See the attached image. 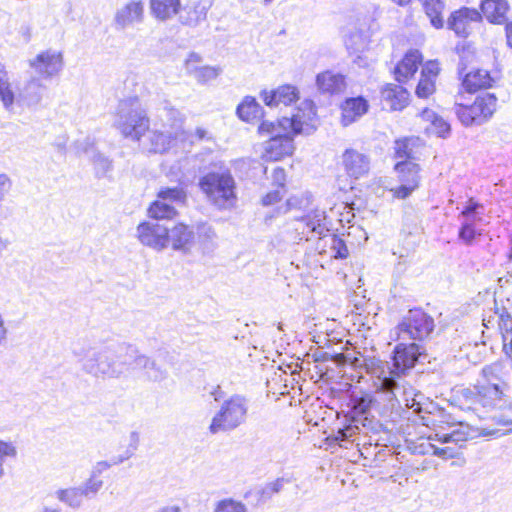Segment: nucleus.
I'll list each match as a JSON object with an SVG mask.
<instances>
[{
  "label": "nucleus",
  "instance_id": "obj_1",
  "mask_svg": "<svg viewBox=\"0 0 512 512\" xmlns=\"http://www.w3.org/2000/svg\"><path fill=\"white\" fill-rule=\"evenodd\" d=\"M510 392V386L504 380L497 378L492 382L485 379L473 386L455 385L449 392L448 402L460 410L473 411L479 417H484L504 407L510 399Z\"/></svg>",
  "mask_w": 512,
  "mask_h": 512
},
{
  "label": "nucleus",
  "instance_id": "obj_2",
  "mask_svg": "<svg viewBox=\"0 0 512 512\" xmlns=\"http://www.w3.org/2000/svg\"><path fill=\"white\" fill-rule=\"evenodd\" d=\"M304 120L300 114L283 116L273 121L262 120L257 127L260 136H269L261 153L264 162H280L293 157L295 137L302 133Z\"/></svg>",
  "mask_w": 512,
  "mask_h": 512
},
{
  "label": "nucleus",
  "instance_id": "obj_3",
  "mask_svg": "<svg viewBox=\"0 0 512 512\" xmlns=\"http://www.w3.org/2000/svg\"><path fill=\"white\" fill-rule=\"evenodd\" d=\"M128 345L126 343H113L87 351L74 349L73 353L83 361L82 369L86 373L95 377L118 378L126 370V365L131 364L126 354Z\"/></svg>",
  "mask_w": 512,
  "mask_h": 512
},
{
  "label": "nucleus",
  "instance_id": "obj_4",
  "mask_svg": "<svg viewBox=\"0 0 512 512\" xmlns=\"http://www.w3.org/2000/svg\"><path fill=\"white\" fill-rule=\"evenodd\" d=\"M453 109L456 118L464 127L481 126L497 114L500 109L499 97L493 92L474 94L472 99L467 95H455Z\"/></svg>",
  "mask_w": 512,
  "mask_h": 512
},
{
  "label": "nucleus",
  "instance_id": "obj_5",
  "mask_svg": "<svg viewBox=\"0 0 512 512\" xmlns=\"http://www.w3.org/2000/svg\"><path fill=\"white\" fill-rule=\"evenodd\" d=\"M457 75L459 86L456 95H474L489 92L496 88L501 80V71L498 68L469 67L467 58L462 57Z\"/></svg>",
  "mask_w": 512,
  "mask_h": 512
},
{
  "label": "nucleus",
  "instance_id": "obj_6",
  "mask_svg": "<svg viewBox=\"0 0 512 512\" xmlns=\"http://www.w3.org/2000/svg\"><path fill=\"white\" fill-rule=\"evenodd\" d=\"M116 126L123 137L132 141H139L149 130L150 120L138 96L119 101Z\"/></svg>",
  "mask_w": 512,
  "mask_h": 512
},
{
  "label": "nucleus",
  "instance_id": "obj_7",
  "mask_svg": "<svg viewBox=\"0 0 512 512\" xmlns=\"http://www.w3.org/2000/svg\"><path fill=\"white\" fill-rule=\"evenodd\" d=\"M435 327L434 319L422 309H411L395 327V341H423Z\"/></svg>",
  "mask_w": 512,
  "mask_h": 512
},
{
  "label": "nucleus",
  "instance_id": "obj_8",
  "mask_svg": "<svg viewBox=\"0 0 512 512\" xmlns=\"http://www.w3.org/2000/svg\"><path fill=\"white\" fill-rule=\"evenodd\" d=\"M341 166L348 178V183H345L343 176H337V184L341 190H352L355 181L367 176L371 169V158L368 154L356 149L347 148L341 156Z\"/></svg>",
  "mask_w": 512,
  "mask_h": 512
},
{
  "label": "nucleus",
  "instance_id": "obj_9",
  "mask_svg": "<svg viewBox=\"0 0 512 512\" xmlns=\"http://www.w3.org/2000/svg\"><path fill=\"white\" fill-rule=\"evenodd\" d=\"M429 151V145L419 135H402L396 137L392 144L394 163L420 164Z\"/></svg>",
  "mask_w": 512,
  "mask_h": 512
},
{
  "label": "nucleus",
  "instance_id": "obj_10",
  "mask_svg": "<svg viewBox=\"0 0 512 512\" xmlns=\"http://www.w3.org/2000/svg\"><path fill=\"white\" fill-rule=\"evenodd\" d=\"M393 171L398 182V185L389 190L393 199L406 200L420 189L422 185L421 164L394 163Z\"/></svg>",
  "mask_w": 512,
  "mask_h": 512
},
{
  "label": "nucleus",
  "instance_id": "obj_11",
  "mask_svg": "<svg viewBox=\"0 0 512 512\" xmlns=\"http://www.w3.org/2000/svg\"><path fill=\"white\" fill-rule=\"evenodd\" d=\"M424 54L418 48H410L403 53L391 70L393 79L398 84H407L414 80L419 69L425 64Z\"/></svg>",
  "mask_w": 512,
  "mask_h": 512
},
{
  "label": "nucleus",
  "instance_id": "obj_12",
  "mask_svg": "<svg viewBox=\"0 0 512 512\" xmlns=\"http://www.w3.org/2000/svg\"><path fill=\"white\" fill-rule=\"evenodd\" d=\"M323 213L312 210L300 218H296L292 223L291 232L293 237L298 240L308 241L313 236L323 237L329 230L324 222Z\"/></svg>",
  "mask_w": 512,
  "mask_h": 512
},
{
  "label": "nucleus",
  "instance_id": "obj_13",
  "mask_svg": "<svg viewBox=\"0 0 512 512\" xmlns=\"http://www.w3.org/2000/svg\"><path fill=\"white\" fill-rule=\"evenodd\" d=\"M398 342L399 343L393 349V363L390 373L396 377H401L416 365L421 355V351L420 346L415 342Z\"/></svg>",
  "mask_w": 512,
  "mask_h": 512
},
{
  "label": "nucleus",
  "instance_id": "obj_14",
  "mask_svg": "<svg viewBox=\"0 0 512 512\" xmlns=\"http://www.w3.org/2000/svg\"><path fill=\"white\" fill-rule=\"evenodd\" d=\"M442 72L438 59H429L420 69V76L414 89V94L422 100L430 99L437 92V81Z\"/></svg>",
  "mask_w": 512,
  "mask_h": 512
},
{
  "label": "nucleus",
  "instance_id": "obj_15",
  "mask_svg": "<svg viewBox=\"0 0 512 512\" xmlns=\"http://www.w3.org/2000/svg\"><path fill=\"white\" fill-rule=\"evenodd\" d=\"M126 354L131 363L126 365V369L143 370L146 379L152 382H161L167 378V371L162 369L155 360L140 353L135 346L129 344Z\"/></svg>",
  "mask_w": 512,
  "mask_h": 512
},
{
  "label": "nucleus",
  "instance_id": "obj_16",
  "mask_svg": "<svg viewBox=\"0 0 512 512\" xmlns=\"http://www.w3.org/2000/svg\"><path fill=\"white\" fill-rule=\"evenodd\" d=\"M198 186L211 204L224 208V171L207 172L199 178Z\"/></svg>",
  "mask_w": 512,
  "mask_h": 512
},
{
  "label": "nucleus",
  "instance_id": "obj_17",
  "mask_svg": "<svg viewBox=\"0 0 512 512\" xmlns=\"http://www.w3.org/2000/svg\"><path fill=\"white\" fill-rule=\"evenodd\" d=\"M260 98L267 107H290L300 99V90L292 84H282L274 89H263Z\"/></svg>",
  "mask_w": 512,
  "mask_h": 512
},
{
  "label": "nucleus",
  "instance_id": "obj_18",
  "mask_svg": "<svg viewBox=\"0 0 512 512\" xmlns=\"http://www.w3.org/2000/svg\"><path fill=\"white\" fill-rule=\"evenodd\" d=\"M140 242L157 250H162L168 245V227L143 221L137 226Z\"/></svg>",
  "mask_w": 512,
  "mask_h": 512
},
{
  "label": "nucleus",
  "instance_id": "obj_19",
  "mask_svg": "<svg viewBox=\"0 0 512 512\" xmlns=\"http://www.w3.org/2000/svg\"><path fill=\"white\" fill-rule=\"evenodd\" d=\"M30 67L45 79L57 75L63 68V55L59 51L46 50L30 60Z\"/></svg>",
  "mask_w": 512,
  "mask_h": 512
},
{
  "label": "nucleus",
  "instance_id": "obj_20",
  "mask_svg": "<svg viewBox=\"0 0 512 512\" xmlns=\"http://www.w3.org/2000/svg\"><path fill=\"white\" fill-rule=\"evenodd\" d=\"M403 85L386 83L380 89L381 102L392 112H400L410 104V92Z\"/></svg>",
  "mask_w": 512,
  "mask_h": 512
},
{
  "label": "nucleus",
  "instance_id": "obj_21",
  "mask_svg": "<svg viewBox=\"0 0 512 512\" xmlns=\"http://www.w3.org/2000/svg\"><path fill=\"white\" fill-rule=\"evenodd\" d=\"M480 18L481 15L476 9L461 7L449 15L447 26L458 36L466 37L470 33L471 24L479 21Z\"/></svg>",
  "mask_w": 512,
  "mask_h": 512
},
{
  "label": "nucleus",
  "instance_id": "obj_22",
  "mask_svg": "<svg viewBox=\"0 0 512 512\" xmlns=\"http://www.w3.org/2000/svg\"><path fill=\"white\" fill-rule=\"evenodd\" d=\"M144 20V3L141 0H132L119 8L114 16L117 29L123 30Z\"/></svg>",
  "mask_w": 512,
  "mask_h": 512
},
{
  "label": "nucleus",
  "instance_id": "obj_23",
  "mask_svg": "<svg viewBox=\"0 0 512 512\" xmlns=\"http://www.w3.org/2000/svg\"><path fill=\"white\" fill-rule=\"evenodd\" d=\"M369 102L363 96L346 98L340 104V119L344 126H348L365 115L369 110Z\"/></svg>",
  "mask_w": 512,
  "mask_h": 512
},
{
  "label": "nucleus",
  "instance_id": "obj_24",
  "mask_svg": "<svg viewBox=\"0 0 512 512\" xmlns=\"http://www.w3.org/2000/svg\"><path fill=\"white\" fill-rule=\"evenodd\" d=\"M191 136L185 132H176L174 135L170 132L152 131L149 135L150 153L163 154L176 145L177 141L189 140Z\"/></svg>",
  "mask_w": 512,
  "mask_h": 512
},
{
  "label": "nucleus",
  "instance_id": "obj_25",
  "mask_svg": "<svg viewBox=\"0 0 512 512\" xmlns=\"http://www.w3.org/2000/svg\"><path fill=\"white\" fill-rule=\"evenodd\" d=\"M249 405L242 395H233L226 400V428H236L245 422Z\"/></svg>",
  "mask_w": 512,
  "mask_h": 512
},
{
  "label": "nucleus",
  "instance_id": "obj_26",
  "mask_svg": "<svg viewBox=\"0 0 512 512\" xmlns=\"http://www.w3.org/2000/svg\"><path fill=\"white\" fill-rule=\"evenodd\" d=\"M194 240L193 229L184 223H178L171 229L168 228V244L171 242L173 250L187 253L191 250Z\"/></svg>",
  "mask_w": 512,
  "mask_h": 512
},
{
  "label": "nucleus",
  "instance_id": "obj_27",
  "mask_svg": "<svg viewBox=\"0 0 512 512\" xmlns=\"http://www.w3.org/2000/svg\"><path fill=\"white\" fill-rule=\"evenodd\" d=\"M316 85L323 94L335 95L343 93L347 87L346 77L332 70H325L317 74Z\"/></svg>",
  "mask_w": 512,
  "mask_h": 512
},
{
  "label": "nucleus",
  "instance_id": "obj_28",
  "mask_svg": "<svg viewBox=\"0 0 512 512\" xmlns=\"http://www.w3.org/2000/svg\"><path fill=\"white\" fill-rule=\"evenodd\" d=\"M46 87L36 77H31L18 92V101L29 108L38 106Z\"/></svg>",
  "mask_w": 512,
  "mask_h": 512
},
{
  "label": "nucleus",
  "instance_id": "obj_29",
  "mask_svg": "<svg viewBox=\"0 0 512 512\" xmlns=\"http://www.w3.org/2000/svg\"><path fill=\"white\" fill-rule=\"evenodd\" d=\"M466 439V435L460 430H452L450 433L435 434L434 440H437L441 443H448L450 441H463ZM432 436L429 435L427 437H420L417 440V443L414 446V449L421 454H431L434 455L436 445L432 443Z\"/></svg>",
  "mask_w": 512,
  "mask_h": 512
},
{
  "label": "nucleus",
  "instance_id": "obj_30",
  "mask_svg": "<svg viewBox=\"0 0 512 512\" xmlns=\"http://www.w3.org/2000/svg\"><path fill=\"white\" fill-rule=\"evenodd\" d=\"M509 4L506 0H482L480 15L492 24H502L506 20Z\"/></svg>",
  "mask_w": 512,
  "mask_h": 512
},
{
  "label": "nucleus",
  "instance_id": "obj_31",
  "mask_svg": "<svg viewBox=\"0 0 512 512\" xmlns=\"http://www.w3.org/2000/svg\"><path fill=\"white\" fill-rule=\"evenodd\" d=\"M419 117L423 122L430 123L433 132L440 138H447L451 133L450 123L436 111L429 107L423 108Z\"/></svg>",
  "mask_w": 512,
  "mask_h": 512
},
{
  "label": "nucleus",
  "instance_id": "obj_32",
  "mask_svg": "<svg viewBox=\"0 0 512 512\" xmlns=\"http://www.w3.org/2000/svg\"><path fill=\"white\" fill-rule=\"evenodd\" d=\"M424 420L425 425L433 428L434 430H444L453 428L457 425H463V421L461 419L454 417L450 412L443 408L436 409L435 412L430 413V415L424 418Z\"/></svg>",
  "mask_w": 512,
  "mask_h": 512
},
{
  "label": "nucleus",
  "instance_id": "obj_33",
  "mask_svg": "<svg viewBox=\"0 0 512 512\" xmlns=\"http://www.w3.org/2000/svg\"><path fill=\"white\" fill-rule=\"evenodd\" d=\"M181 0H150V11L159 21H166L179 13Z\"/></svg>",
  "mask_w": 512,
  "mask_h": 512
},
{
  "label": "nucleus",
  "instance_id": "obj_34",
  "mask_svg": "<svg viewBox=\"0 0 512 512\" xmlns=\"http://www.w3.org/2000/svg\"><path fill=\"white\" fill-rule=\"evenodd\" d=\"M421 8L435 29L444 27L445 3L443 0H419Z\"/></svg>",
  "mask_w": 512,
  "mask_h": 512
},
{
  "label": "nucleus",
  "instance_id": "obj_35",
  "mask_svg": "<svg viewBox=\"0 0 512 512\" xmlns=\"http://www.w3.org/2000/svg\"><path fill=\"white\" fill-rule=\"evenodd\" d=\"M239 118L247 123H255L264 115L260 104L252 97H246L237 107Z\"/></svg>",
  "mask_w": 512,
  "mask_h": 512
},
{
  "label": "nucleus",
  "instance_id": "obj_36",
  "mask_svg": "<svg viewBox=\"0 0 512 512\" xmlns=\"http://www.w3.org/2000/svg\"><path fill=\"white\" fill-rule=\"evenodd\" d=\"M156 196L174 206H184L187 203V190L182 186L161 187Z\"/></svg>",
  "mask_w": 512,
  "mask_h": 512
},
{
  "label": "nucleus",
  "instance_id": "obj_37",
  "mask_svg": "<svg viewBox=\"0 0 512 512\" xmlns=\"http://www.w3.org/2000/svg\"><path fill=\"white\" fill-rule=\"evenodd\" d=\"M148 216L152 219H173L178 215L176 207L157 197L148 207Z\"/></svg>",
  "mask_w": 512,
  "mask_h": 512
},
{
  "label": "nucleus",
  "instance_id": "obj_38",
  "mask_svg": "<svg viewBox=\"0 0 512 512\" xmlns=\"http://www.w3.org/2000/svg\"><path fill=\"white\" fill-rule=\"evenodd\" d=\"M499 330L503 342V351L512 358V316L504 311L499 315L498 321Z\"/></svg>",
  "mask_w": 512,
  "mask_h": 512
},
{
  "label": "nucleus",
  "instance_id": "obj_39",
  "mask_svg": "<svg viewBox=\"0 0 512 512\" xmlns=\"http://www.w3.org/2000/svg\"><path fill=\"white\" fill-rule=\"evenodd\" d=\"M55 496L60 502L72 509H79L82 505V496L78 487L58 489Z\"/></svg>",
  "mask_w": 512,
  "mask_h": 512
},
{
  "label": "nucleus",
  "instance_id": "obj_40",
  "mask_svg": "<svg viewBox=\"0 0 512 512\" xmlns=\"http://www.w3.org/2000/svg\"><path fill=\"white\" fill-rule=\"evenodd\" d=\"M326 242L329 244L334 259H346L349 256V250L345 241L334 233H327L324 235Z\"/></svg>",
  "mask_w": 512,
  "mask_h": 512
},
{
  "label": "nucleus",
  "instance_id": "obj_41",
  "mask_svg": "<svg viewBox=\"0 0 512 512\" xmlns=\"http://www.w3.org/2000/svg\"><path fill=\"white\" fill-rule=\"evenodd\" d=\"M92 163L97 178L108 177L109 173L113 170L112 160L104 154L97 152L92 158Z\"/></svg>",
  "mask_w": 512,
  "mask_h": 512
},
{
  "label": "nucleus",
  "instance_id": "obj_42",
  "mask_svg": "<svg viewBox=\"0 0 512 512\" xmlns=\"http://www.w3.org/2000/svg\"><path fill=\"white\" fill-rule=\"evenodd\" d=\"M103 487V481L93 477H89L82 485L78 486L82 498H93Z\"/></svg>",
  "mask_w": 512,
  "mask_h": 512
},
{
  "label": "nucleus",
  "instance_id": "obj_43",
  "mask_svg": "<svg viewBox=\"0 0 512 512\" xmlns=\"http://www.w3.org/2000/svg\"><path fill=\"white\" fill-rule=\"evenodd\" d=\"M15 100L16 94L12 89L11 83L0 84V101L7 111L13 108Z\"/></svg>",
  "mask_w": 512,
  "mask_h": 512
},
{
  "label": "nucleus",
  "instance_id": "obj_44",
  "mask_svg": "<svg viewBox=\"0 0 512 512\" xmlns=\"http://www.w3.org/2000/svg\"><path fill=\"white\" fill-rule=\"evenodd\" d=\"M480 235L481 233L471 223L462 224L458 232V237L467 245H471Z\"/></svg>",
  "mask_w": 512,
  "mask_h": 512
},
{
  "label": "nucleus",
  "instance_id": "obj_45",
  "mask_svg": "<svg viewBox=\"0 0 512 512\" xmlns=\"http://www.w3.org/2000/svg\"><path fill=\"white\" fill-rule=\"evenodd\" d=\"M220 69L204 65L199 70H197L194 78L202 84L208 83L209 81L215 79L219 75Z\"/></svg>",
  "mask_w": 512,
  "mask_h": 512
},
{
  "label": "nucleus",
  "instance_id": "obj_46",
  "mask_svg": "<svg viewBox=\"0 0 512 512\" xmlns=\"http://www.w3.org/2000/svg\"><path fill=\"white\" fill-rule=\"evenodd\" d=\"M206 17V8L197 4L192 11L188 12V17L182 20V23L187 25H196L201 19Z\"/></svg>",
  "mask_w": 512,
  "mask_h": 512
},
{
  "label": "nucleus",
  "instance_id": "obj_47",
  "mask_svg": "<svg viewBox=\"0 0 512 512\" xmlns=\"http://www.w3.org/2000/svg\"><path fill=\"white\" fill-rule=\"evenodd\" d=\"M15 455H16V449L11 443H8L5 441H0V479L4 475L3 463L5 461V458L7 456L14 457Z\"/></svg>",
  "mask_w": 512,
  "mask_h": 512
},
{
  "label": "nucleus",
  "instance_id": "obj_48",
  "mask_svg": "<svg viewBox=\"0 0 512 512\" xmlns=\"http://www.w3.org/2000/svg\"><path fill=\"white\" fill-rule=\"evenodd\" d=\"M201 62V56L195 52H191L185 61V69L187 73L194 77L197 73V70L202 67L200 66Z\"/></svg>",
  "mask_w": 512,
  "mask_h": 512
},
{
  "label": "nucleus",
  "instance_id": "obj_49",
  "mask_svg": "<svg viewBox=\"0 0 512 512\" xmlns=\"http://www.w3.org/2000/svg\"><path fill=\"white\" fill-rule=\"evenodd\" d=\"M283 195L284 190L281 189L269 191L261 198V204L266 207L276 205L282 200Z\"/></svg>",
  "mask_w": 512,
  "mask_h": 512
},
{
  "label": "nucleus",
  "instance_id": "obj_50",
  "mask_svg": "<svg viewBox=\"0 0 512 512\" xmlns=\"http://www.w3.org/2000/svg\"><path fill=\"white\" fill-rule=\"evenodd\" d=\"M224 427V402L220 405V408L216 415L213 417L212 422L209 426V431L212 434L217 433Z\"/></svg>",
  "mask_w": 512,
  "mask_h": 512
},
{
  "label": "nucleus",
  "instance_id": "obj_51",
  "mask_svg": "<svg viewBox=\"0 0 512 512\" xmlns=\"http://www.w3.org/2000/svg\"><path fill=\"white\" fill-rule=\"evenodd\" d=\"M287 174L284 168L276 167L272 171V182L278 187V189L284 190L286 183Z\"/></svg>",
  "mask_w": 512,
  "mask_h": 512
},
{
  "label": "nucleus",
  "instance_id": "obj_52",
  "mask_svg": "<svg viewBox=\"0 0 512 512\" xmlns=\"http://www.w3.org/2000/svg\"><path fill=\"white\" fill-rule=\"evenodd\" d=\"M396 378H397L396 376L392 375L389 372V377H384L382 379L381 384L379 386V390L382 392L393 393L394 389L397 386V384L395 382Z\"/></svg>",
  "mask_w": 512,
  "mask_h": 512
},
{
  "label": "nucleus",
  "instance_id": "obj_53",
  "mask_svg": "<svg viewBox=\"0 0 512 512\" xmlns=\"http://www.w3.org/2000/svg\"><path fill=\"white\" fill-rule=\"evenodd\" d=\"M225 183H226V203L229 202L228 205L232 206V205H234V202L237 199V196L234 192V189H235L234 181L230 176L226 175Z\"/></svg>",
  "mask_w": 512,
  "mask_h": 512
},
{
  "label": "nucleus",
  "instance_id": "obj_54",
  "mask_svg": "<svg viewBox=\"0 0 512 512\" xmlns=\"http://www.w3.org/2000/svg\"><path fill=\"white\" fill-rule=\"evenodd\" d=\"M12 187V182L6 174H0V201L3 202L5 196Z\"/></svg>",
  "mask_w": 512,
  "mask_h": 512
},
{
  "label": "nucleus",
  "instance_id": "obj_55",
  "mask_svg": "<svg viewBox=\"0 0 512 512\" xmlns=\"http://www.w3.org/2000/svg\"><path fill=\"white\" fill-rule=\"evenodd\" d=\"M458 452L456 449L452 447H443L439 448L436 446L434 455L438 456L442 459H453L457 456Z\"/></svg>",
  "mask_w": 512,
  "mask_h": 512
},
{
  "label": "nucleus",
  "instance_id": "obj_56",
  "mask_svg": "<svg viewBox=\"0 0 512 512\" xmlns=\"http://www.w3.org/2000/svg\"><path fill=\"white\" fill-rule=\"evenodd\" d=\"M112 464V460L110 461H99L96 463V465L93 467L90 476L93 478H96L103 473L106 469H109Z\"/></svg>",
  "mask_w": 512,
  "mask_h": 512
},
{
  "label": "nucleus",
  "instance_id": "obj_57",
  "mask_svg": "<svg viewBox=\"0 0 512 512\" xmlns=\"http://www.w3.org/2000/svg\"><path fill=\"white\" fill-rule=\"evenodd\" d=\"M478 207L479 203L474 198H470L460 214L464 217H468L473 214Z\"/></svg>",
  "mask_w": 512,
  "mask_h": 512
},
{
  "label": "nucleus",
  "instance_id": "obj_58",
  "mask_svg": "<svg viewBox=\"0 0 512 512\" xmlns=\"http://www.w3.org/2000/svg\"><path fill=\"white\" fill-rule=\"evenodd\" d=\"M284 481L285 480L283 478H278L275 481L269 483L266 487V492L269 495L278 493L282 489Z\"/></svg>",
  "mask_w": 512,
  "mask_h": 512
},
{
  "label": "nucleus",
  "instance_id": "obj_59",
  "mask_svg": "<svg viewBox=\"0 0 512 512\" xmlns=\"http://www.w3.org/2000/svg\"><path fill=\"white\" fill-rule=\"evenodd\" d=\"M165 110H166V114L169 117V119L173 121L171 123V126H176L177 122H179V123L182 122L181 113L177 109L172 108V107L171 108L165 107Z\"/></svg>",
  "mask_w": 512,
  "mask_h": 512
},
{
  "label": "nucleus",
  "instance_id": "obj_60",
  "mask_svg": "<svg viewBox=\"0 0 512 512\" xmlns=\"http://www.w3.org/2000/svg\"><path fill=\"white\" fill-rule=\"evenodd\" d=\"M134 451L130 450L129 448H127L124 453H122L121 455H118V456H114L111 458L112 460V464L113 465H119L121 463H123L124 461L130 459L133 455H134Z\"/></svg>",
  "mask_w": 512,
  "mask_h": 512
},
{
  "label": "nucleus",
  "instance_id": "obj_61",
  "mask_svg": "<svg viewBox=\"0 0 512 512\" xmlns=\"http://www.w3.org/2000/svg\"><path fill=\"white\" fill-rule=\"evenodd\" d=\"M226 512H246V509L240 502L226 500Z\"/></svg>",
  "mask_w": 512,
  "mask_h": 512
},
{
  "label": "nucleus",
  "instance_id": "obj_62",
  "mask_svg": "<svg viewBox=\"0 0 512 512\" xmlns=\"http://www.w3.org/2000/svg\"><path fill=\"white\" fill-rule=\"evenodd\" d=\"M351 431L352 428L350 426H347L343 429H339L337 433L333 436V439L336 441H343L344 439H347L352 436Z\"/></svg>",
  "mask_w": 512,
  "mask_h": 512
},
{
  "label": "nucleus",
  "instance_id": "obj_63",
  "mask_svg": "<svg viewBox=\"0 0 512 512\" xmlns=\"http://www.w3.org/2000/svg\"><path fill=\"white\" fill-rule=\"evenodd\" d=\"M129 438L130 442L127 448L135 452L138 449L140 443L139 433L137 431H132Z\"/></svg>",
  "mask_w": 512,
  "mask_h": 512
},
{
  "label": "nucleus",
  "instance_id": "obj_64",
  "mask_svg": "<svg viewBox=\"0 0 512 512\" xmlns=\"http://www.w3.org/2000/svg\"><path fill=\"white\" fill-rule=\"evenodd\" d=\"M156 512H182V509L178 505H166L160 507Z\"/></svg>",
  "mask_w": 512,
  "mask_h": 512
}]
</instances>
